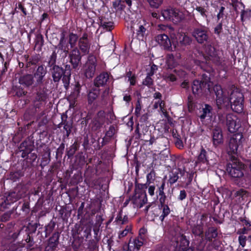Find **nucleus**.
Instances as JSON below:
<instances>
[{
    "instance_id": "obj_43",
    "label": "nucleus",
    "mask_w": 251,
    "mask_h": 251,
    "mask_svg": "<svg viewBox=\"0 0 251 251\" xmlns=\"http://www.w3.org/2000/svg\"><path fill=\"white\" fill-rule=\"evenodd\" d=\"M162 207L163 208L162 210V214L160 216V219L162 222L163 221L165 217L167 216L170 213V209L167 204H165V203L161 204Z\"/></svg>"
},
{
    "instance_id": "obj_14",
    "label": "nucleus",
    "mask_w": 251,
    "mask_h": 251,
    "mask_svg": "<svg viewBox=\"0 0 251 251\" xmlns=\"http://www.w3.org/2000/svg\"><path fill=\"white\" fill-rule=\"evenodd\" d=\"M131 201L134 204V207L141 208L148 201L146 192L134 193V195L131 198Z\"/></svg>"
},
{
    "instance_id": "obj_62",
    "label": "nucleus",
    "mask_w": 251,
    "mask_h": 251,
    "mask_svg": "<svg viewBox=\"0 0 251 251\" xmlns=\"http://www.w3.org/2000/svg\"><path fill=\"white\" fill-rule=\"evenodd\" d=\"M91 124H92L91 128H92V130L93 131H97V130L100 129L102 126L101 125H100L99 123L96 122L94 120H93Z\"/></svg>"
},
{
    "instance_id": "obj_45",
    "label": "nucleus",
    "mask_w": 251,
    "mask_h": 251,
    "mask_svg": "<svg viewBox=\"0 0 251 251\" xmlns=\"http://www.w3.org/2000/svg\"><path fill=\"white\" fill-rule=\"evenodd\" d=\"M47 156H43L42 158L41 163L47 165L50 161V150L49 148H47L45 150Z\"/></svg>"
},
{
    "instance_id": "obj_27",
    "label": "nucleus",
    "mask_w": 251,
    "mask_h": 251,
    "mask_svg": "<svg viewBox=\"0 0 251 251\" xmlns=\"http://www.w3.org/2000/svg\"><path fill=\"white\" fill-rule=\"evenodd\" d=\"M218 234L217 228L213 226L208 227L205 233V238L209 241H211L213 239L216 238Z\"/></svg>"
},
{
    "instance_id": "obj_38",
    "label": "nucleus",
    "mask_w": 251,
    "mask_h": 251,
    "mask_svg": "<svg viewBox=\"0 0 251 251\" xmlns=\"http://www.w3.org/2000/svg\"><path fill=\"white\" fill-rule=\"evenodd\" d=\"M25 244L21 243H12L9 246L8 251H23Z\"/></svg>"
},
{
    "instance_id": "obj_4",
    "label": "nucleus",
    "mask_w": 251,
    "mask_h": 251,
    "mask_svg": "<svg viewBox=\"0 0 251 251\" xmlns=\"http://www.w3.org/2000/svg\"><path fill=\"white\" fill-rule=\"evenodd\" d=\"M232 87L234 89L231 92L229 97L231 108L234 112L240 113L243 110L244 96L233 85Z\"/></svg>"
},
{
    "instance_id": "obj_61",
    "label": "nucleus",
    "mask_w": 251,
    "mask_h": 251,
    "mask_svg": "<svg viewBox=\"0 0 251 251\" xmlns=\"http://www.w3.org/2000/svg\"><path fill=\"white\" fill-rule=\"evenodd\" d=\"M142 106L140 103V99L137 100L136 104L135 114L137 117H139L140 115V111L141 110Z\"/></svg>"
},
{
    "instance_id": "obj_5",
    "label": "nucleus",
    "mask_w": 251,
    "mask_h": 251,
    "mask_svg": "<svg viewBox=\"0 0 251 251\" xmlns=\"http://www.w3.org/2000/svg\"><path fill=\"white\" fill-rule=\"evenodd\" d=\"M201 55L206 60H211L217 64H220L222 59V50L219 48H201Z\"/></svg>"
},
{
    "instance_id": "obj_56",
    "label": "nucleus",
    "mask_w": 251,
    "mask_h": 251,
    "mask_svg": "<svg viewBox=\"0 0 251 251\" xmlns=\"http://www.w3.org/2000/svg\"><path fill=\"white\" fill-rule=\"evenodd\" d=\"M43 45V38L42 35H37L35 40V47H41Z\"/></svg>"
},
{
    "instance_id": "obj_32",
    "label": "nucleus",
    "mask_w": 251,
    "mask_h": 251,
    "mask_svg": "<svg viewBox=\"0 0 251 251\" xmlns=\"http://www.w3.org/2000/svg\"><path fill=\"white\" fill-rule=\"evenodd\" d=\"M99 241L96 239L89 240L86 244V251H97L99 249Z\"/></svg>"
},
{
    "instance_id": "obj_18",
    "label": "nucleus",
    "mask_w": 251,
    "mask_h": 251,
    "mask_svg": "<svg viewBox=\"0 0 251 251\" xmlns=\"http://www.w3.org/2000/svg\"><path fill=\"white\" fill-rule=\"evenodd\" d=\"M60 233L59 232H55L53 233L51 237L49 239L48 246L45 248V251H49L54 250L59 244V239Z\"/></svg>"
},
{
    "instance_id": "obj_35",
    "label": "nucleus",
    "mask_w": 251,
    "mask_h": 251,
    "mask_svg": "<svg viewBox=\"0 0 251 251\" xmlns=\"http://www.w3.org/2000/svg\"><path fill=\"white\" fill-rule=\"evenodd\" d=\"M182 174V171L180 169H176L172 172L171 174L170 175L169 181L170 184H172L177 181L178 178V174Z\"/></svg>"
},
{
    "instance_id": "obj_64",
    "label": "nucleus",
    "mask_w": 251,
    "mask_h": 251,
    "mask_svg": "<svg viewBox=\"0 0 251 251\" xmlns=\"http://www.w3.org/2000/svg\"><path fill=\"white\" fill-rule=\"evenodd\" d=\"M121 0H115V1H113L112 3V6L113 8L115 9L116 11L123 9L122 5H121Z\"/></svg>"
},
{
    "instance_id": "obj_8",
    "label": "nucleus",
    "mask_w": 251,
    "mask_h": 251,
    "mask_svg": "<svg viewBox=\"0 0 251 251\" xmlns=\"http://www.w3.org/2000/svg\"><path fill=\"white\" fill-rule=\"evenodd\" d=\"M27 191L25 185L19 183L11 192H9L6 197V201L9 202L17 201L19 199L25 197Z\"/></svg>"
},
{
    "instance_id": "obj_1",
    "label": "nucleus",
    "mask_w": 251,
    "mask_h": 251,
    "mask_svg": "<svg viewBox=\"0 0 251 251\" xmlns=\"http://www.w3.org/2000/svg\"><path fill=\"white\" fill-rule=\"evenodd\" d=\"M53 80L55 82L59 81L62 77V81L64 86L66 90L69 88L70 84V76L71 75V66L69 65L65 66L64 70L62 67L59 66H53L50 69Z\"/></svg>"
},
{
    "instance_id": "obj_21",
    "label": "nucleus",
    "mask_w": 251,
    "mask_h": 251,
    "mask_svg": "<svg viewBox=\"0 0 251 251\" xmlns=\"http://www.w3.org/2000/svg\"><path fill=\"white\" fill-rule=\"evenodd\" d=\"M70 61L74 68H76L80 62V53L78 48H74L70 54Z\"/></svg>"
},
{
    "instance_id": "obj_33",
    "label": "nucleus",
    "mask_w": 251,
    "mask_h": 251,
    "mask_svg": "<svg viewBox=\"0 0 251 251\" xmlns=\"http://www.w3.org/2000/svg\"><path fill=\"white\" fill-rule=\"evenodd\" d=\"M212 107L208 104H205L204 107L202 108V113L199 116L201 120L204 119L206 117L212 116Z\"/></svg>"
},
{
    "instance_id": "obj_49",
    "label": "nucleus",
    "mask_w": 251,
    "mask_h": 251,
    "mask_svg": "<svg viewBox=\"0 0 251 251\" xmlns=\"http://www.w3.org/2000/svg\"><path fill=\"white\" fill-rule=\"evenodd\" d=\"M26 236L25 240L27 243V249H30L34 246L35 243L33 241V238L32 237L30 236L29 234H24V236Z\"/></svg>"
},
{
    "instance_id": "obj_39",
    "label": "nucleus",
    "mask_w": 251,
    "mask_h": 251,
    "mask_svg": "<svg viewBox=\"0 0 251 251\" xmlns=\"http://www.w3.org/2000/svg\"><path fill=\"white\" fill-rule=\"evenodd\" d=\"M24 176V174L21 171H17L11 172L9 174V178L13 181H16Z\"/></svg>"
},
{
    "instance_id": "obj_31",
    "label": "nucleus",
    "mask_w": 251,
    "mask_h": 251,
    "mask_svg": "<svg viewBox=\"0 0 251 251\" xmlns=\"http://www.w3.org/2000/svg\"><path fill=\"white\" fill-rule=\"evenodd\" d=\"M192 232L195 236H202L203 233L202 223L201 222L200 224L197 223L192 226Z\"/></svg>"
},
{
    "instance_id": "obj_23",
    "label": "nucleus",
    "mask_w": 251,
    "mask_h": 251,
    "mask_svg": "<svg viewBox=\"0 0 251 251\" xmlns=\"http://www.w3.org/2000/svg\"><path fill=\"white\" fill-rule=\"evenodd\" d=\"M19 81L21 85L29 87L34 84V76L31 74L25 75L20 77Z\"/></svg>"
},
{
    "instance_id": "obj_16",
    "label": "nucleus",
    "mask_w": 251,
    "mask_h": 251,
    "mask_svg": "<svg viewBox=\"0 0 251 251\" xmlns=\"http://www.w3.org/2000/svg\"><path fill=\"white\" fill-rule=\"evenodd\" d=\"M109 79V76L107 73H102L94 79V85L98 88L100 87H105Z\"/></svg>"
},
{
    "instance_id": "obj_25",
    "label": "nucleus",
    "mask_w": 251,
    "mask_h": 251,
    "mask_svg": "<svg viewBox=\"0 0 251 251\" xmlns=\"http://www.w3.org/2000/svg\"><path fill=\"white\" fill-rule=\"evenodd\" d=\"M73 241L72 242L71 246L74 251H81L83 249L82 248L83 243V239L82 237L77 236H73Z\"/></svg>"
},
{
    "instance_id": "obj_60",
    "label": "nucleus",
    "mask_w": 251,
    "mask_h": 251,
    "mask_svg": "<svg viewBox=\"0 0 251 251\" xmlns=\"http://www.w3.org/2000/svg\"><path fill=\"white\" fill-rule=\"evenodd\" d=\"M166 64L168 69H173L176 66L177 63L174 59H167Z\"/></svg>"
},
{
    "instance_id": "obj_20",
    "label": "nucleus",
    "mask_w": 251,
    "mask_h": 251,
    "mask_svg": "<svg viewBox=\"0 0 251 251\" xmlns=\"http://www.w3.org/2000/svg\"><path fill=\"white\" fill-rule=\"evenodd\" d=\"M46 73V69L43 67V66L41 65L38 67L33 75V76L36 79L35 85L36 86L42 84L43 78Z\"/></svg>"
},
{
    "instance_id": "obj_11",
    "label": "nucleus",
    "mask_w": 251,
    "mask_h": 251,
    "mask_svg": "<svg viewBox=\"0 0 251 251\" xmlns=\"http://www.w3.org/2000/svg\"><path fill=\"white\" fill-rule=\"evenodd\" d=\"M97 59L95 56L89 55L88 61L83 67L84 74L86 78H92L95 73Z\"/></svg>"
},
{
    "instance_id": "obj_6",
    "label": "nucleus",
    "mask_w": 251,
    "mask_h": 251,
    "mask_svg": "<svg viewBox=\"0 0 251 251\" xmlns=\"http://www.w3.org/2000/svg\"><path fill=\"white\" fill-rule=\"evenodd\" d=\"M92 227L88 224H84L81 220L79 223H76L75 225L74 228L72 230V236H79V237H82V239L89 238L91 235Z\"/></svg>"
},
{
    "instance_id": "obj_59",
    "label": "nucleus",
    "mask_w": 251,
    "mask_h": 251,
    "mask_svg": "<svg viewBox=\"0 0 251 251\" xmlns=\"http://www.w3.org/2000/svg\"><path fill=\"white\" fill-rule=\"evenodd\" d=\"M131 226H127L126 228L119 233V238L121 239L122 238L126 236L128 234V233L131 231Z\"/></svg>"
},
{
    "instance_id": "obj_54",
    "label": "nucleus",
    "mask_w": 251,
    "mask_h": 251,
    "mask_svg": "<svg viewBox=\"0 0 251 251\" xmlns=\"http://www.w3.org/2000/svg\"><path fill=\"white\" fill-rule=\"evenodd\" d=\"M113 23L111 22H106L104 20H101L100 25L105 29L107 30H111L113 27Z\"/></svg>"
},
{
    "instance_id": "obj_53",
    "label": "nucleus",
    "mask_w": 251,
    "mask_h": 251,
    "mask_svg": "<svg viewBox=\"0 0 251 251\" xmlns=\"http://www.w3.org/2000/svg\"><path fill=\"white\" fill-rule=\"evenodd\" d=\"M200 81L202 82V83L204 84V85H210V75H208L206 74H203L202 75V77L201 79L200 80Z\"/></svg>"
},
{
    "instance_id": "obj_58",
    "label": "nucleus",
    "mask_w": 251,
    "mask_h": 251,
    "mask_svg": "<svg viewBox=\"0 0 251 251\" xmlns=\"http://www.w3.org/2000/svg\"><path fill=\"white\" fill-rule=\"evenodd\" d=\"M153 84V80L151 78V76L147 75L146 78L143 81V84L150 87Z\"/></svg>"
},
{
    "instance_id": "obj_28",
    "label": "nucleus",
    "mask_w": 251,
    "mask_h": 251,
    "mask_svg": "<svg viewBox=\"0 0 251 251\" xmlns=\"http://www.w3.org/2000/svg\"><path fill=\"white\" fill-rule=\"evenodd\" d=\"M165 186V182L163 180L161 182L160 185L158 187L157 191H156V193L158 194V195L160 196L159 200L160 204H163L165 203L167 198L164 192Z\"/></svg>"
},
{
    "instance_id": "obj_42",
    "label": "nucleus",
    "mask_w": 251,
    "mask_h": 251,
    "mask_svg": "<svg viewBox=\"0 0 251 251\" xmlns=\"http://www.w3.org/2000/svg\"><path fill=\"white\" fill-rule=\"evenodd\" d=\"M179 42L181 46H189L191 43V38L186 35H181L179 37Z\"/></svg>"
},
{
    "instance_id": "obj_40",
    "label": "nucleus",
    "mask_w": 251,
    "mask_h": 251,
    "mask_svg": "<svg viewBox=\"0 0 251 251\" xmlns=\"http://www.w3.org/2000/svg\"><path fill=\"white\" fill-rule=\"evenodd\" d=\"M96 122L99 123L102 126L105 122V113L103 111H100L98 113L97 116L93 119Z\"/></svg>"
},
{
    "instance_id": "obj_36",
    "label": "nucleus",
    "mask_w": 251,
    "mask_h": 251,
    "mask_svg": "<svg viewBox=\"0 0 251 251\" xmlns=\"http://www.w3.org/2000/svg\"><path fill=\"white\" fill-rule=\"evenodd\" d=\"M61 124L64 125V129L66 132V135L67 137H68L71 132V130H72V123L71 122L68 121L66 120H62V122L58 125V127H60V125Z\"/></svg>"
},
{
    "instance_id": "obj_47",
    "label": "nucleus",
    "mask_w": 251,
    "mask_h": 251,
    "mask_svg": "<svg viewBox=\"0 0 251 251\" xmlns=\"http://www.w3.org/2000/svg\"><path fill=\"white\" fill-rule=\"evenodd\" d=\"M144 239H141L140 238L137 237L136 238L134 239L133 243L134 246V249L136 250V251H138L141 247L143 245V240Z\"/></svg>"
},
{
    "instance_id": "obj_34",
    "label": "nucleus",
    "mask_w": 251,
    "mask_h": 251,
    "mask_svg": "<svg viewBox=\"0 0 251 251\" xmlns=\"http://www.w3.org/2000/svg\"><path fill=\"white\" fill-rule=\"evenodd\" d=\"M146 142H149V145H152L154 143H157L159 146H162V144L168 143V139L165 137H161L160 138H155L154 137H151L149 140H145Z\"/></svg>"
},
{
    "instance_id": "obj_26",
    "label": "nucleus",
    "mask_w": 251,
    "mask_h": 251,
    "mask_svg": "<svg viewBox=\"0 0 251 251\" xmlns=\"http://www.w3.org/2000/svg\"><path fill=\"white\" fill-rule=\"evenodd\" d=\"M196 163L197 164L202 163L206 164V165H208L209 164L207 151L202 147L201 149L200 152L198 156Z\"/></svg>"
},
{
    "instance_id": "obj_50",
    "label": "nucleus",
    "mask_w": 251,
    "mask_h": 251,
    "mask_svg": "<svg viewBox=\"0 0 251 251\" xmlns=\"http://www.w3.org/2000/svg\"><path fill=\"white\" fill-rule=\"evenodd\" d=\"M55 226V222L51 220L48 225L45 227V231L46 232V236L50 234L54 228Z\"/></svg>"
},
{
    "instance_id": "obj_51",
    "label": "nucleus",
    "mask_w": 251,
    "mask_h": 251,
    "mask_svg": "<svg viewBox=\"0 0 251 251\" xmlns=\"http://www.w3.org/2000/svg\"><path fill=\"white\" fill-rule=\"evenodd\" d=\"M189 241L187 240L185 238H182L180 241V244L179 246L178 249L182 248L183 250L189 249Z\"/></svg>"
},
{
    "instance_id": "obj_52",
    "label": "nucleus",
    "mask_w": 251,
    "mask_h": 251,
    "mask_svg": "<svg viewBox=\"0 0 251 251\" xmlns=\"http://www.w3.org/2000/svg\"><path fill=\"white\" fill-rule=\"evenodd\" d=\"M57 50H54L52 55L50 56V58L52 59H54L56 60V53H63V57H65L67 55V52H65V50H63V48H57Z\"/></svg>"
},
{
    "instance_id": "obj_44",
    "label": "nucleus",
    "mask_w": 251,
    "mask_h": 251,
    "mask_svg": "<svg viewBox=\"0 0 251 251\" xmlns=\"http://www.w3.org/2000/svg\"><path fill=\"white\" fill-rule=\"evenodd\" d=\"M148 187L147 183L141 184V183H135V189L134 193H142L146 192L145 189Z\"/></svg>"
},
{
    "instance_id": "obj_29",
    "label": "nucleus",
    "mask_w": 251,
    "mask_h": 251,
    "mask_svg": "<svg viewBox=\"0 0 251 251\" xmlns=\"http://www.w3.org/2000/svg\"><path fill=\"white\" fill-rule=\"evenodd\" d=\"M100 89L98 88H92L88 94V103L89 104H92L95 100L100 95Z\"/></svg>"
},
{
    "instance_id": "obj_12",
    "label": "nucleus",
    "mask_w": 251,
    "mask_h": 251,
    "mask_svg": "<svg viewBox=\"0 0 251 251\" xmlns=\"http://www.w3.org/2000/svg\"><path fill=\"white\" fill-rule=\"evenodd\" d=\"M212 142L213 146L217 147L224 143V137L222 128L219 126H214L211 129Z\"/></svg>"
},
{
    "instance_id": "obj_9",
    "label": "nucleus",
    "mask_w": 251,
    "mask_h": 251,
    "mask_svg": "<svg viewBox=\"0 0 251 251\" xmlns=\"http://www.w3.org/2000/svg\"><path fill=\"white\" fill-rule=\"evenodd\" d=\"M243 135L242 133L234 134L229 139L228 144V151L231 154H236L240 146H242Z\"/></svg>"
},
{
    "instance_id": "obj_55",
    "label": "nucleus",
    "mask_w": 251,
    "mask_h": 251,
    "mask_svg": "<svg viewBox=\"0 0 251 251\" xmlns=\"http://www.w3.org/2000/svg\"><path fill=\"white\" fill-rule=\"evenodd\" d=\"M13 212L12 211H9L4 213L0 218V221L2 222H6L9 221L11 218V214Z\"/></svg>"
},
{
    "instance_id": "obj_30",
    "label": "nucleus",
    "mask_w": 251,
    "mask_h": 251,
    "mask_svg": "<svg viewBox=\"0 0 251 251\" xmlns=\"http://www.w3.org/2000/svg\"><path fill=\"white\" fill-rule=\"evenodd\" d=\"M192 244L194 248L197 251H202L205 246L206 242L203 239L202 236H201L194 239Z\"/></svg>"
},
{
    "instance_id": "obj_13",
    "label": "nucleus",
    "mask_w": 251,
    "mask_h": 251,
    "mask_svg": "<svg viewBox=\"0 0 251 251\" xmlns=\"http://www.w3.org/2000/svg\"><path fill=\"white\" fill-rule=\"evenodd\" d=\"M193 93L198 96L210 92V85H204L199 80H194L192 86Z\"/></svg>"
},
{
    "instance_id": "obj_24",
    "label": "nucleus",
    "mask_w": 251,
    "mask_h": 251,
    "mask_svg": "<svg viewBox=\"0 0 251 251\" xmlns=\"http://www.w3.org/2000/svg\"><path fill=\"white\" fill-rule=\"evenodd\" d=\"M34 149V143L29 139L24 141L19 147L20 151H24L29 153H31Z\"/></svg>"
},
{
    "instance_id": "obj_17",
    "label": "nucleus",
    "mask_w": 251,
    "mask_h": 251,
    "mask_svg": "<svg viewBox=\"0 0 251 251\" xmlns=\"http://www.w3.org/2000/svg\"><path fill=\"white\" fill-rule=\"evenodd\" d=\"M161 15L164 20L173 21L174 18H177L178 16L177 10L173 8H167L161 10Z\"/></svg>"
},
{
    "instance_id": "obj_63",
    "label": "nucleus",
    "mask_w": 251,
    "mask_h": 251,
    "mask_svg": "<svg viewBox=\"0 0 251 251\" xmlns=\"http://www.w3.org/2000/svg\"><path fill=\"white\" fill-rule=\"evenodd\" d=\"M77 37L75 34H71L69 36V43L71 46L73 47L75 45V43L77 40Z\"/></svg>"
},
{
    "instance_id": "obj_46",
    "label": "nucleus",
    "mask_w": 251,
    "mask_h": 251,
    "mask_svg": "<svg viewBox=\"0 0 251 251\" xmlns=\"http://www.w3.org/2000/svg\"><path fill=\"white\" fill-rule=\"evenodd\" d=\"M80 85L78 83L75 85L74 92L70 96L71 99L75 100L78 98L80 93Z\"/></svg>"
},
{
    "instance_id": "obj_48",
    "label": "nucleus",
    "mask_w": 251,
    "mask_h": 251,
    "mask_svg": "<svg viewBox=\"0 0 251 251\" xmlns=\"http://www.w3.org/2000/svg\"><path fill=\"white\" fill-rule=\"evenodd\" d=\"M151 7L158 8L162 3L163 0H147Z\"/></svg>"
},
{
    "instance_id": "obj_7",
    "label": "nucleus",
    "mask_w": 251,
    "mask_h": 251,
    "mask_svg": "<svg viewBox=\"0 0 251 251\" xmlns=\"http://www.w3.org/2000/svg\"><path fill=\"white\" fill-rule=\"evenodd\" d=\"M38 224L29 223L27 226H22L18 228L15 227L14 232L10 235L14 240L16 239L19 236L24 237V234H32L36 231Z\"/></svg>"
},
{
    "instance_id": "obj_15",
    "label": "nucleus",
    "mask_w": 251,
    "mask_h": 251,
    "mask_svg": "<svg viewBox=\"0 0 251 251\" xmlns=\"http://www.w3.org/2000/svg\"><path fill=\"white\" fill-rule=\"evenodd\" d=\"M213 90L216 96L217 105L219 108H221L222 104L228 100L226 95L220 85H215L213 87Z\"/></svg>"
},
{
    "instance_id": "obj_3",
    "label": "nucleus",
    "mask_w": 251,
    "mask_h": 251,
    "mask_svg": "<svg viewBox=\"0 0 251 251\" xmlns=\"http://www.w3.org/2000/svg\"><path fill=\"white\" fill-rule=\"evenodd\" d=\"M245 165L236 157L232 156L230 161L227 164L226 171L229 175L235 178L244 176Z\"/></svg>"
},
{
    "instance_id": "obj_41",
    "label": "nucleus",
    "mask_w": 251,
    "mask_h": 251,
    "mask_svg": "<svg viewBox=\"0 0 251 251\" xmlns=\"http://www.w3.org/2000/svg\"><path fill=\"white\" fill-rule=\"evenodd\" d=\"M78 149V146L76 142H75L72 145L69 149L67 150V155L68 158H71L73 156L75 152Z\"/></svg>"
},
{
    "instance_id": "obj_2",
    "label": "nucleus",
    "mask_w": 251,
    "mask_h": 251,
    "mask_svg": "<svg viewBox=\"0 0 251 251\" xmlns=\"http://www.w3.org/2000/svg\"><path fill=\"white\" fill-rule=\"evenodd\" d=\"M218 117L219 123L226 125L228 130L231 133L236 132L241 126L239 120L232 114L220 112L218 113Z\"/></svg>"
},
{
    "instance_id": "obj_19",
    "label": "nucleus",
    "mask_w": 251,
    "mask_h": 251,
    "mask_svg": "<svg viewBox=\"0 0 251 251\" xmlns=\"http://www.w3.org/2000/svg\"><path fill=\"white\" fill-rule=\"evenodd\" d=\"M193 36L200 43H204L208 39V35L204 29L201 28H195L193 32Z\"/></svg>"
},
{
    "instance_id": "obj_22",
    "label": "nucleus",
    "mask_w": 251,
    "mask_h": 251,
    "mask_svg": "<svg viewBox=\"0 0 251 251\" xmlns=\"http://www.w3.org/2000/svg\"><path fill=\"white\" fill-rule=\"evenodd\" d=\"M155 41L160 46L171 47V41L168 36L164 34L158 35L155 38Z\"/></svg>"
},
{
    "instance_id": "obj_37",
    "label": "nucleus",
    "mask_w": 251,
    "mask_h": 251,
    "mask_svg": "<svg viewBox=\"0 0 251 251\" xmlns=\"http://www.w3.org/2000/svg\"><path fill=\"white\" fill-rule=\"evenodd\" d=\"M37 157V155L36 153L32 152L29 153L28 156L26 157V160L25 161L27 163V167L31 168L33 166V163L35 161Z\"/></svg>"
},
{
    "instance_id": "obj_10",
    "label": "nucleus",
    "mask_w": 251,
    "mask_h": 251,
    "mask_svg": "<svg viewBox=\"0 0 251 251\" xmlns=\"http://www.w3.org/2000/svg\"><path fill=\"white\" fill-rule=\"evenodd\" d=\"M48 99V94L44 90L39 89L33 94L32 100L33 107L35 109L41 108L46 105Z\"/></svg>"
},
{
    "instance_id": "obj_57",
    "label": "nucleus",
    "mask_w": 251,
    "mask_h": 251,
    "mask_svg": "<svg viewBox=\"0 0 251 251\" xmlns=\"http://www.w3.org/2000/svg\"><path fill=\"white\" fill-rule=\"evenodd\" d=\"M116 133V129L113 125L110 126L108 130L106 131L105 136L111 138Z\"/></svg>"
}]
</instances>
